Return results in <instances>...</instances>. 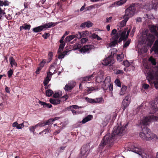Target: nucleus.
Returning <instances> with one entry per match:
<instances>
[{"label": "nucleus", "instance_id": "nucleus-44", "mask_svg": "<svg viewBox=\"0 0 158 158\" xmlns=\"http://www.w3.org/2000/svg\"><path fill=\"white\" fill-rule=\"evenodd\" d=\"M61 95V92H57L55 93L53 95V97L55 98H58L60 97Z\"/></svg>", "mask_w": 158, "mask_h": 158}, {"label": "nucleus", "instance_id": "nucleus-17", "mask_svg": "<svg viewBox=\"0 0 158 158\" xmlns=\"http://www.w3.org/2000/svg\"><path fill=\"white\" fill-rule=\"evenodd\" d=\"M52 74H53L50 71L47 73V76L44 81L43 83L44 85H46L48 83L49 81L51 80V78Z\"/></svg>", "mask_w": 158, "mask_h": 158}, {"label": "nucleus", "instance_id": "nucleus-26", "mask_svg": "<svg viewBox=\"0 0 158 158\" xmlns=\"http://www.w3.org/2000/svg\"><path fill=\"white\" fill-rule=\"evenodd\" d=\"M50 102L54 105H56L60 103V100L59 99H53L50 98L49 100Z\"/></svg>", "mask_w": 158, "mask_h": 158}, {"label": "nucleus", "instance_id": "nucleus-45", "mask_svg": "<svg viewBox=\"0 0 158 158\" xmlns=\"http://www.w3.org/2000/svg\"><path fill=\"white\" fill-rule=\"evenodd\" d=\"M20 125L21 127V128H22V127H27L28 125V123L27 122H24L23 123L20 124Z\"/></svg>", "mask_w": 158, "mask_h": 158}, {"label": "nucleus", "instance_id": "nucleus-6", "mask_svg": "<svg viewBox=\"0 0 158 158\" xmlns=\"http://www.w3.org/2000/svg\"><path fill=\"white\" fill-rule=\"evenodd\" d=\"M113 51H111V54L106 59L103 60L102 64L103 65L106 66H110L114 63V60L113 59V56L114 55H115L116 53H113V52H117V50L115 49H114L112 50Z\"/></svg>", "mask_w": 158, "mask_h": 158}, {"label": "nucleus", "instance_id": "nucleus-29", "mask_svg": "<svg viewBox=\"0 0 158 158\" xmlns=\"http://www.w3.org/2000/svg\"><path fill=\"white\" fill-rule=\"evenodd\" d=\"M123 100L122 102V108L123 110L124 111L126 108L129 106L130 103L126 101H125V102L124 103H123Z\"/></svg>", "mask_w": 158, "mask_h": 158}, {"label": "nucleus", "instance_id": "nucleus-1", "mask_svg": "<svg viewBox=\"0 0 158 158\" xmlns=\"http://www.w3.org/2000/svg\"><path fill=\"white\" fill-rule=\"evenodd\" d=\"M126 132L125 129H113L111 134H107L104 137L99 145L100 149H102L107 144L110 146L113 145L114 139L118 136H121Z\"/></svg>", "mask_w": 158, "mask_h": 158}, {"label": "nucleus", "instance_id": "nucleus-32", "mask_svg": "<svg viewBox=\"0 0 158 158\" xmlns=\"http://www.w3.org/2000/svg\"><path fill=\"white\" fill-rule=\"evenodd\" d=\"M148 60L153 65H155L156 64V59L154 58L153 57H150L148 59Z\"/></svg>", "mask_w": 158, "mask_h": 158}, {"label": "nucleus", "instance_id": "nucleus-64", "mask_svg": "<svg viewBox=\"0 0 158 158\" xmlns=\"http://www.w3.org/2000/svg\"><path fill=\"white\" fill-rule=\"evenodd\" d=\"M117 32V31L116 29H114L113 30H112V32L111 33V35H115L117 34H116Z\"/></svg>", "mask_w": 158, "mask_h": 158}, {"label": "nucleus", "instance_id": "nucleus-8", "mask_svg": "<svg viewBox=\"0 0 158 158\" xmlns=\"http://www.w3.org/2000/svg\"><path fill=\"white\" fill-rule=\"evenodd\" d=\"M119 37V35L118 33H117L116 35L112 36V39L113 41L110 44V47H115L117 44L118 43L121 42L123 40L124 42L126 40V39L121 36L118 40Z\"/></svg>", "mask_w": 158, "mask_h": 158}, {"label": "nucleus", "instance_id": "nucleus-49", "mask_svg": "<svg viewBox=\"0 0 158 158\" xmlns=\"http://www.w3.org/2000/svg\"><path fill=\"white\" fill-rule=\"evenodd\" d=\"M131 40H128L124 44L123 46V47L124 48H126L128 47L130 43Z\"/></svg>", "mask_w": 158, "mask_h": 158}, {"label": "nucleus", "instance_id": "nucleus-40", "mask_svg": "<svg viewBox=\"0 0 158 158\" xmlns=\"http://www.w3.org/2000/svg\"><path fill=\"white\" fill-rule=\"evenodd\" d=\"M5 14L4 10H2L0 7V20L2 19V17L5 16Z\"/></svg>", "mask_w": 158, "mask_h": 158}, {"label": "nucleus", "instance_id": "nucleus-35", "mask_svg": "<svg viewBox=\"0 0 158 158\" xmlns=\"http://www.w3.org/2000/svg\"><path fill=\"white\" fill-rule=\"evenodd\" d=\"M87 90L88 93H91V92L95 90H98V88L97 87H87Z\"/></svg>", "mask_w": 158, "mask_h": 158}, {"label": "nucleus", "instance_id": "nucleus-47", "mask_svg": "<svg viewBox=\"0 0 158 158\" xmlns=\"http://www.w3.org/2000/svg\"><path fill=\"white\" fill-rule=\"evenodd\" d=\"M75 38L76 37L78 39H81V33L80 32H78L75 35H74Z\"/></svg>", "mask_w": 158, "mask_h": 158}, {"label": "nucleus", "instance_id": "nucleus-59", "mask_svg": "<svg viewBox=\"0 0 158 158\" xmlns=\"http://www.w3.org/2000/svg\"><path fill=\"white\" fill-rule=\"evenodd\" d=\"M149 85L147 84H143V87L145 89H147L149 87Z\"/></svg>", "mask_w": 158, "mask_h": 158}, {"label": "nucleus", "instance_id": "nucleus-62", "mask_svg": "<svg viewBox=\"0 0 158 158\" xmlns=\"http://www.w3.org/2000/svg\"><path fill=\"white\" fill-rule=\"evenodd\" d=\"M66 147V146H62L60 147L59 150L61 152L63 151L64 150L65 148Z\"/></svg>", "mask_w": 158, "mask_h": 158}, {"label": "nucleus", "instance_id": "nucleus-11", "mask_svg": "<svg viewBox=\"0 0 158 158\" xmlns=\"http://www.w3.org/2000/svg\"><path fill=\"white\" fill-rule=\"evenodd\" d=\"M58 117H55L54 118H51L46 121V122L42 121L40 123H39L35 126H32V128H35L38 127H41L47 125H52L53 122L58 119Z\"/></svg>", "mask_w": 158, "mask_h": 158}, {"label": "nucleus", "instance_id": "nucleus-46", "mask_svg": "<svg viewBox=\"0 0 158 158\" xmlns=\"http://www.w3.org/2000/svg\"><path fill=\"white\" fill-rule=\"evenodd\" d=\"M13 73V71L10 69L7 72L8 76L9 78H10L11 76Z\"/></svg>", "mask_w": 158, "mask_h": 158}, {"label": "nucleus", "instance_id": "nucleus-43", "mask_svg": "<svg viewBox=\"0 0 158 158\" xmlns=\"http://www.w3.org/2000/svg\"><path fill=\"white\" fill-rule=\"evenodd\" d=\"M47 62L46 60V59H43L42 61L39 64V66L41 67V68H43L45 64Z\"/></svg>", "mask_w": 158, "mask_h": 158}, {"label": "nucleus", "instance_id": "nucleus-19", "mask_svg": "<svg viewBox=\"0 0 158 158\" xmlns=\"http://www.w3.org/2000/svg\"><path fill=\"white\" fill-rule=\"evenodd\" d=\"M93 23H92L90 21H87V22H85L84 23H82L80 26V27L82 28H85L86 27L88 28H89L92 26Z\"/></svg>", "mask_w": 158, "mask_h": 158}, {"label": "nucleus", "instance_id": "nucleus-58", "mask_svg": "<svg viewBox=\"0 0 158 158\" xmlns=\"http://www.w3.org/2000/svg\"><path fill=\"white\" fill-rule=\"evenodd\" d=\"M126 33V31H123L121 34V36L122 37H123L125 39H126L125 37Z\"/></svg>", "mask_w": 158, "mask_h": 158}, {"label": "nucleus", "instance_id": "nucleus-31", "mask_svg": "<svg viewBox=\"0 0 158 158\" xmlns=\"http://www.w3.org/2000/svg\"><path fill=\"white\" fill-rule=\"evenodd\" d=\"M103 76L102 75H98L96 77V81L98 83L101 82L102 81Z\"/></svg>", "mask_w": 158, "mask_h": 158}, {"label": "nucleus", "instance_id": "nucleus-30", "mask_svg": "<svg viewBox=\"0 0 158 158\" xmlns=\"http://www.w3.org/2000/svg\"><path fill=\"white\" fill-rule=\"evenodd\" d=\"M75 38L74 35H71L67 36L65 39L66 42H69Z\"/></svg>", "mask_w": 158, "mask_h": 158}, {"label": "nucleus", "instance_id": "nucleus-22", "mask_svg": "<svg viewBox=\"0 0 158 158\" xmlns=\"http://www.w3.org/2000/svg\"><path fill=\"white\" fill-rule=\"evenodd\" d=\"M153 112L158 115V102H155L152 107Z\"/></svg>", "mask_w": 158, "mask_h": 158}, {"label": "nucleus", "instance_id": "nucleus-18", "mask_svg": "<svg viewBox=\"0 0 158 158\" xmlns=\"http://www.w3.org/2000/svg\"><path fill=\"white\" fill-rule=\"evenodd\" d=\"M152 50L154 51L156 54L158 55V39L155 41L154 45L150 50L151 53L152 52Z\"/></svg>", "mask_w": 158, "mask_h": 158}, {"label": "nucleus", "instance_id": "nucleus-2", "mask_svg": "<svg viewBox=\"0 0 158 158\" xmlns=\"http://www.w3.org/2000/svg\"><path fill=\"white\" fill-rule=\"evenodd\" d=\"M147 78L151 85L154 84L155 88L158 89V67L148 69Z\"/></svg>", "mask_w": 158, "mask_h": 158}, {"label": "nucleus", "instance_id": "nucleus-25", "mask_svg": "<svg viewBox=\"0 0 158 158\" xmlns=\"http://www.w3.org/2000/svg\"><path fill=\"white\" fill-rule=\"evenodd\" d=\"M39 103L40 104L42 105L44 107L51 108L52 106V105L50 103L48 104L46 102H43L41 101H39Z\"/></svg>", "mask_w": 158, "mask_h": 158}, {"label": "nucleus", "instance_id": "nucleus-56", "mask_svg": "<svg viewBox=\"0 0 158 158\" xmlns=\"http://www.w3.org/2000/svg\"><path fill=\"white\" fill-rule=\"evenodd\" d=\"M96 103L101 102L102 100V97L99 98H96L95 99Z\"/></svg>", "mask_w": 158, "mask_h": 158}, {"label": "nucleus", "instance_id": "nucleus-38", "mask_svg": "<svg viewBox=\"0 0 158 158\" xmlns=\"http://www.w3.org/2000/svg\"><path fill=\"white\" fill-rule=\"evenodd\" d=\"M53 93V91L50 89H48L46 91V95L48 97L51 96Z\"/></svg>", "mask_w": 158, "mask_h": 158}, {"label": "nucleus", "instance_id": "nucleus-53", "mask_svg": "<svg viewBox=\"0 0 158 158\" xmlns=\"http://www.w3.org/2000/svg\"><path fill=\"white\" fill-rule=\"evenodd\" d=\"M56 64V62H54L51 64L50 65V66L49 67V69L51 70L53 68H55V65Z\"/></svg>", "mask_w": 158, "mask_h": 158}, {"label": "nucleus", "instance_id": "nucleus-13", "mask_svg": "<svg viewBox=\"0 0 158 158\" xmlns=\"http://www.w3.org/2000/svg\"><path fill=\"white\" fill-rule=\"evenodd\" d=\"M95 47L94 45L87 44L84 46L82 48L80 49L79 51L81 53H88L90 52V51L94 49Z\"/></svg>", "mask_w": 158, "mask_h": 158}, {"label": "nucleus", "instance_id": "nucleus-24", "mask_svg": "<svg viewBox=\"0 0 158 158\" xmlns=\"http://www.w3.org/2000/svg\"><path fill=\"white\" fill-rule=\"evenodd\" d=\"M123 18L124 19L120 22V26L121 27H124L126 25L127 22L129 19L127 16L125 15L123 16Z\"/></svg>", "mask_w": 158, "mask_h": 158}, {"label": "nucleus", "instance_id": "nucleus-34", "mask_svg": "<svg viewBox=\"0 0 158 158\" xmlns=\"http://www.w3.org/2000/svg\"><path fill=\"white\" fill-rule=\"evenodd\" d=\"M48 59L47 61V63H49L52 59L53 53L52 52H49L48 55Z\"/></svg>", "mask_w": 158, "mask_h": 158}, {"label": "nucleus", "instance_id": "nucleus-33", "mask_svg": "<svg viewBox=\"0 0 158 158\" xmlns=\"http://www.w3.org/2000/svg\"><path fill=\"white\" fill-rule=\"evenodd\" d=\"M1 4L0 5V7L2 6H8L9 5L10 2L7 0H5L4 1H1Z\"/></svg>", "mask_w": 158, "mask_h": 158}, {"label": "nucleus", "instance_id": "nucleus-61", "mask_svg": "<svg viewBox=\"0 0 158 158\" xmlns=\"http://www.w3.org/2000/svg\"><path fill=\"white\" fill-rule=\"evenodd\" d=\"M42 68L41 67L39 66V67H38L35 71V73L37 74H39L40 73V70Z\"/></svg>", "mask_w": 158, "mask_h": 158}, {"label": "nucleus", "instance_id": "nucleus-55", "mask_svg": "<svg viewBox=\"0 0 158 158\" xmlns=\"http://www.w3.org/2000/svg\"><path fill=\"white\" fill-rule=\"evenodd\" d=\"M24 25H25L24 26L25 30H29L30 29L31 27L30 25L25 24Z\"/></svg>", "mask_w": 158, "mask_h": 158}, {"label": "nucleus", "instance_id": "nucleus-42", "mask_svg": "<svg viewBox=\"0 0 158 158\" xmlns=\"http://www.w3.org/2000/svg\"><path fill=\"white\" fill-rule=\"evenodd\" d=\"M114 73L117 75L122 74L123 73V71L122 70L116 69L114 71Z\"/></svg>", "mask_w": 158, "mask_h": 158}, {"label": "nucleus", "instance_id": "nucleus-10", "mask_svg": "<svg viewBox=\"0 0 158 158\" xmlns=\"http://www.w3.org/2000/svg\"><path fill=\"white\" fill-rule=\"evenodd\" d=\"M131 148V151L141 156L143 158H150L149 156L143 152L142 149L139 147L134 145L133 147Z\"/></svg>", "mask_w": 158, "mask_h": 158}, {"label": "nucleus", "instance_id": "nucleus-23", "mask_svg": "<svg viewBox=\"0 0 158 158\" xmlns=\"http://www.w3.org/2000/svg\"><path fill=\"white\" fill-rule=\"evenodd\" d=\"M93 118L92 115H89L82 120V123H85L86 122L90 120Z\"/></svg>", "mask_w": 158, "mask_h": 158}, {"label": "nucleus", "instance_id": "nucleus-7", "mask_svg": "<svg viewBox=\"0 0 158 158\" xmlns=\"http://www.w3.org/2000/svg\"><path fill=\"white\" fill-rule=\"evenodd\" d=\"M111 79L110 76L107 77L103 81V84L102 85V87L104 90L109 89L110 91L112 92L113 90V84L110 83Z\"/></svg>", "mask_w": 158, "mask_h": 158}, {"label": "nucleus", "instance_id": "nucleus-60", "mask_svg": "<svg viewBox=\"0 0 158 158\" xmlns=\"http://www.w3.org/2000/svg\"><path fill=\"white\" fill-rule=\"evenodd\" d=\"M65 46V43L60 44L59 46V50H62Z\"/></svg>", "mask_w": 158, "mask_h": 158}, {"label": "nucleus", "instance_id": "nucleus-16", "mask_svg": "<svg viewBox=\"0 0 158 158\" xmlns=\"http://www.w3.org/2000/svg\"><path fill=\"white\" fill-rule=\"evenodd\" d=\"M80 108H81V107H79L77 105H73L67 107L66 109L68 111L71 110L73 114L74 115L76 114V112L75 110H73V109H77Z\"/></svg>", "mask_w": 158, "mask_h": 158}, {"label": "nucleus", "instance_id": "nucleus-4", "mask_svg": "<svg viewBox=\"0 0 158 158\" xmlns=\"http://www.w3.org/2000/svg\"><path fill=\"white\" fill-rule=\"evenodd\" d=\"M142 132L139 133L140 137L143 139L150 141L154 138L158 139V136L153 133L150 129H142Z\"/></svg>", "mask_w": 158, "mask_h": 158}, {"label": "nucleus", "instance_id": "nucleus-21", "mask_svg": "<svg viewBox=\"0 0 158 158\" xmlns=\"http://www.w3.org/2000/svg\"><path fill=\"white\" fill-rule=\"evenodd\" d=\"M127 0H120L112 4V6H119L124 4Z\"/></svg>", "mask_w": 158, "mask_h": 158}, {"label": "nucleus", "instance_id": "nucleus-63", "mask_svg": "<svg viewBox=\"0 0 158 158\" xmlns=\"http://www.w3.org/2000/svg\"><path fill=\"white\" fill-rule=\"evenodd\" d=\"M49 33H45L43 35L42 37L45 39H47L48 37Z\"/></svg>", "mask_w": 158, "mask_h": 158}, {"label": "nucleus", "instance_id": "nucleus-12", "mask_svg": "<svg viewBox=\"0 0 158 158\" xmlns=\"http://www.w3.org/2000/svg\"><path fill=\"white\" fill-rule=\"evenodd\" d=\"M135 11V8L134 4L130 5L125 10L124 15L128 17V18L133 16Z\"/></svg>", "mask_w": 158, "mask_h": 158}, {"label": "nucleus", "instance_id": "nucleus-50", "mask_svg": "<svg viewBox=\"0 0 158 158\" xmlns=\"http://www.w3.org/2000/svg\"><path fill=\"white\" fill-rule=\"evenodd\" d=\"M115 83L116 84L118 87H121V84L120 80L119 79H117L115 81Z\"/></svg>", "mask_w": 158, "mask_h": 158}, {"label": "nucleus", "instance_id": "nucleus-3", "mask_svg": "<svg viewBox=\"0 0 158 158\" xmlns=\"http://www.w3.org/2000/svg\"><path fill=\"white\" fill-rule=\"evenodd\" d=\"M149 28L152 34H147L144 41L147 47H151L154 42L155 36L158 38V27L154 25H149Z\"/></svg>", "mask_w": 158, "mask_h": 158}, {"label": "nucleus", "instance_id": "nucleus-37", "mask_svg": "<svg viewBox=\"0 0 158 158\" xmlns=\"http://www.w3.org/2000/svg\"><path fill=\"white\" fill-rule=\"evenodd\" d=\"M131 96L130 94L126 96L125 98L123 99V102L124 103L125 102V101H127L130 103L131 102Z\"/></svg>", "mask_w": 158, "mask_h": 158}, {"label": "nucleus", "instance_id": "nucleus-9", "mask_svg": "<svg viewBox=\"0 0 158 158\" xmlns=\"http://www.w3.org/2000/svg\"><path fill=\"white\" fill-rule=\"evenodd\" d=\"M158 121V117L151 114L146 117L143 121V124L144 126L149 125L150 122L151 121Z\"/></svg>", "mask_w": 158, "mask_h": 158}, {"label": "nucleus", "instance_id": "nucleus-39", "mask_svg": "<svg viewBox=\"0 0 158 158\" xmlns=\"http://www.w3.org/2000/svg\"><path fill=\"white\" fill-rule=\"evenodd\" d=\"M81 33V38L83 37H85L88 36L89 35V32L87 31H82Z\"/></svg>", "mask_w": 158, "mask_h": 158}, {"label": "nucleus", "instance_id": "nucleus-28", "mask_svg": "<svg viewBox=\"0 0 158 158\" xmlns=\"http://www.w3.org/2000/svg\"><path fill=\"white\" fill-rule=\"evenodd\" d=\"M9 60L12 67H13V65H15V66H17V64L15 60L14 59V58L13 57L10 56L9 58Z\"/></svg>", "mask_w": 158, "mask_h": 158}, {"label": "nucleus", "instance_id": "nucleus-14", "mask_svg": "<svg viewBox=\"0 0 158 158\" xmlns=\"http://www.w3.org/2000/svg\"><path fill=\"white\" fill-rule=\"evenodd\" d=\"M89 148L88 145H83L81 148L80 153L81 158H86L88 154L87 151Z\"/></svg>", "mask_w": 158, "mask_h": 158}, {"label": "nucleus", "instance_id": "nucleus-5", "mask_svg": "<svg viewBox=\"0 0 158 158\" xmlns=\"http://www.w3.org/2000/svg\"><path fill=\"white\" fill-rule=\"evenodd\" d=\"M58 24L57 23L49 22L38 27H34L33 29V31L35 33L40 32L44 30V29H47L54 27ZM45 29H44L45 30Z\"/></svg>", "mask_w": 158, "mask_h": 158}, {"label": "nucleus", "instance_id": "nucleus-41", "mask_svg": "<svg viewBox=\"0 0 158 158\" xmlns=\"http://www.w3.org/2000/svg\"><path fill=\"white\" fill-rule=\"evenodd\" d=\"M13 127H16L17 128H21L20 124H19L17 122L14 123L12 124Z\"/></svg>", "mask_w": 158, "mask_h": 158}, {"label": "nucleus", "instance_id": "nucleus-15", "mask_svg": "<svg viewBox=\"0 0 158 158\" xmlns=\"http://www.w3.org/2000/svg\"><path fill=\"white\" fill-rule=\"evenodd\" d=\"M76 82L73 81H69L64 88L65 91H69L72 90L75 86Z\"/></svg>", "mask_w": 158, "mask_h": 158}, {"label": "nucleus", "instance_id": "nucleus-54", "mask_svg": "<svg viewBox=\"0 0 158 158\" xmlns=\"http://www.w3.org/2000/svg\"><path fill=\"white\" fill-rule=\"evenodd\" d=\"M88 101L89 102L91 103H96V101L95 99H91V98H88Z\"/></svg>", "mask_w": 158, "mask_h": 158}, {"label": "nucleus", "instance_id": "nucleus-27", "mask_svg": "<svg viewBox=\"0 0 158 158\" xmlns=\"http://www.w3.org/2000/svg\"><path fill=\"white\" fill-rule=\"evenodd\" d=\"M127 87L125 85H123L121 90L119 93L120 95H123L126 93V90L127 89Z\"/></svg>", "mask_w": 158, "mask_h": 158}, {"label": "nucleus", "instance_id": "nucleus-48", "mask_svg": "<svg viewBox=\"0 0 158 158\" xmlns=\"http://www.w3.org/2000/svg\"><path fill=\"white\" fill-rule=\"evenodd\" d=\"M81 45L80 44H75L73 46V48L74 50H77L80 48Z\"/></svg>", "mask_w": 158, "mask_h": 158}, {"label": "nucleus", "instance_id": "nucleus-52", "mask_svg": "<svg viewBox=\"0 0 158 158\" xmlns=\"http://www.w3.org/2000/svg\"><path fill=\"white\" fill-rule=\"evenodd\" d=\"M5 17L6 19L9 20H11L12 18L11 15L9 14H8L7 15H6L5 14Z\"/></svg>", "mask_w": 158, "mask_h": 158}, {"label": "nucleus", "instance_id": "nucleus-51", "mask_svg": "<svg viewBox=\"0 0 158 158\" xmlns=\"http://www.w3.org/2000/svg\"><path fill=\"white\" fill-rule=\"evenodd\" d=\"M88 40V39L87 38H83L81 39V44H84Z\"/></svg>", "mask_w": 158, "mask_h": 158}, {"label": "nucleus", "instance_id": "nucleus-57", "mask_svg": "<svg viewBox=\"0 0 158 158\" xmlns=\"http://www.w3.org/2000/svg\"><path fill=\"white\" fill-rule=\"evenodd\" d=\"M137 23L142 22V18L140 17H137L135 19Z\"/></svg>", "mask_w": 158, "mask_h": 158}, {"label": "nucleus", "instance_id": "nucleus-20", "mask_svg": "<svg viewBox=\"0 0 158 158\" xmlns=\"http://www.w3.org/2000/svg\"><path fill=\"white\" fill-rule=\"evenodd\" d=\"M93 77V75H92L89 76H86L81 79V83H85L87 81H90Z\"/></svg>", "mask_w": 158, "mask_h": 158}, {"label": "nucleus", "instance_id": "nucleus-36", "mask_svg": "<svg viewBox=\"0 0 158 158\" xmlns=\"http://www.w3.org/2000/svg\"><path fill=\"white\" fill-rule=\"evenodd\" d=\"M123 58V53H121L118 55L117 56V59L118 61L120 62L122 61Z\"/></svg>", "mask_w": 158, "mask_h": 158}]
</instances>
